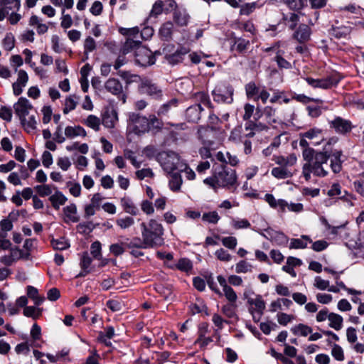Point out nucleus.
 <instances>
[{
    "mask_svg": "<svg viewBox=\"0 0 364 364\" xmlns=\"http://www.w3.org/2000/svg\"><path fill=\"white\" fill-rule=\"evenodd\" d=\"M337 139L330 138L323 151H315L311 148L304 149L302 151V157L305 163L302 166V176L306 181L311 179V174L317 177H325L328 175V171L324 168L323 165L327 164L331 154L327 146L335 144Z\"/></svg>",
    "mask_w": 364,
    "mask_h": 364,
    "instance_id": "obj_1",
    "label": "nucleus"
},
{
    "mask_svg": "<svg viewBox=\"0 0 364 364\" xmlns=\"http://www.w3.org/2000/svg\"><path fill=\"white\" fill-rule=\"evenodd\" d=\"M141 236L145 247H159L164 244V229L156 219H150L147 223H141Z\"/></svg>",
    "mask_w": 364,
    "mask_h": 364,
    "instance_id": "obj_2",
    "label": "nucleus"
},
{
    "mask_svg": "<svg viewBox=\"0 0 364 364\" xmlns=\"http://www.w3.org/2000/svg\"><path fill=\"white\" fill-rule=\"evenodd\" d=\"M217 281L223 289L222 291L218 288L212 285H210V287L219 296H224L230 302L229 304L222 306V313L228 318H234L236 316L237 306L235 305V302L237 299V294L230 285L227 284L226 279L223 276L218 275L217 277Z\"/></svg>",
    "mask_w": 364,
    "mask_h": 364,
    "instance_id": "obj_3",
    "label": "nucleus"
},
{
    "mask_svg": "<svg viewBox=\"0 0 364 364\" xmlns=\"http://www.w3.org/2000/svg\"><path fill=\"white\" fill-rule=\"evenodd\" d=\"M204 183L216 190L218 188H230L235 187L237 183L235 171L222 165L215 171L213 176L206 178Z\"/></svg>",
    "mask_w": 364,
    "mask_h": 364,
    "instance_id": "obj_4",
    "label": "nucleus"
},
{
    "mask_svg": "<svg viewBox=\"0 0 364 364\" xmlns=\"http://www.w3.org/2000/svg\"><path fill=\"white\" fill-rule=\"evenodd\" d=\"M53 140L58 144L64 143L66 139H73L77 136L85 137L87 136L86 130L80 125L67 126L63 130L62 125H58L54 132Z\"/></svg>",
    "mask_w": 364,
    "mask_h": 364,
    "instance_id": "obj_5",
    "label": "nucleus"
},
{
    "mask_svg": "<svg viewBox=\"0 0 364 364\" xmlns=\"http://www.w3.org/2000/svg\"><path fill=\"white\" fill-rule=\"evenodd\" d=\"M160 160L163 168L170 173L175 170L179 171L181 164L184 163L181 159L179 155L174 151L161 154Z\"/></svg>",
    "mask_w": 364,
    "mask_h": 364,
    "instance_id": "obj_6",
    "label": "nucleus"
},
{
    "mask_svg": "<svg viewBox=\"0 0 364 364\" xmlns=\"http://www.w3.org/2000/svg\"><path fill=\"white\" fill-rule=\"evenodd\" d=\"M129 129L137 135H141L149 132L148 118L136 113L129 114Z\"/></svg>",
    "mask_w": 364,
    "mask_h": 364,
    "instance_id": "obj_7",
    "label": "nucleus"
},
{
    "mask_svg": "<svg viewBox=\"0 0 364 364\" xmlns=\"http://www.w3.org/2000/svg\"><path fill=\"white\" fill-rule=\"evenodd\" d=\"M168 6L171 9H173V21L175 24L180 27L186 26L190 20V15L186 9L179 8L175 0H166Z\"/></svg>",
    "mask_w": 364,
    "mask_h": 364,
    "instance_id": "obj_8",
    "label": "nucleus"
},
{
    "mask_svg": "<svg viewBox=\"0 0 364 364\" xmlns=\"http://www.w3.org/2000/svg\"><path fill=\"white\" fill-rule=\"evenodd\" d=\"M105 90L117 96L123 104L127 102V95L124 92L123 86L121 82L114 77H109L104 84Z\"/></svg>",
    "mask_w": 364,
    "mask_h": 364,
    "instance_id": "obj_9",
    "label": "nucleus"
},
{
    "mask_svg": "<svg viewBox=\"0 0 364 364\" xmlns=\"http://www.w3.org/2000/svg\"><path fill=\"white\" fill-rule=\"evenodd\" d=\"M307 83L314 88L329 89L338 85L340 78L337 75H331L326 78L314 79L308 77L305 78Z\"/></svg>",
    "mask_w": 364,
    "mask_h": 364,
    "instance_id": "obj_10",
    "label": "nucleus"
},
{
    "mask_svg": "<svg viewBox=\"0 0 364 364\" xmlns=\"http://www.w3.org/2000/svg\"><path fill=\"white\" fill-rule=\"evenodd\" d=\"M247 303L250 308V311L255 321H258L265 309L266 304L261 295H256L255 297L247 298Z\"/></svg>",
    "mask_w": 364,
    "mask_h": 364,
    "instance_id": "obj_11",
    "label": "nucleus"
},
{
    "mask_svg": "<svg viewBox=\"0 0 364 364\" xmlns=\"http://www.w3.org/2000/svg\"><path fill=\"white\" fill-rule=\"evenodd\" d=\"M134 55L136 63L141 66L151 65L155 63V58L152 52L149 48L141 45L137 48Z\"/></svg>",
    "mask_w": 364,
    "mask_h": 364,
    "instance_id": "obj_12",
    "label": "nucleus"
},
{
    "mask_svg": "<svg viewBox=\"0 0 364 364\" xmlns=\"http://www.w3.org/2000/svg\"><path fill=\"white\" fill-rule=\"evenodd\" d=\"M232 95L233 89L228 86L218 85L213 91V99L218 102L230 103Z\"/></svg>",
    "mask_w": 364,
    "mask_h": 364,
    "instance_id": "obj_13",
    "label": "nucleus"
},
{
    "mask_svg": "<svg viewBox=\"0 0 364 364\" xmlns=\"http://www.w3.org/2000/svg\"><path fill=\"white\" fill-rule=\"evenodd\" d=\"M311 29L306 24H301L292 35V38L300 44H306L311 39Z\"/></svg>",
    "mask_w": 364,
    "mask_h": 364,
    "instance_id": "obj_14",
    "label": "nucleus"
},
{
    "mask_svg": "<svg viewBox=\"0 0 364 364\" xmlns=\"http://www.w3.org/2000/svg\"><path fill=\"white\" fill-rule=\"evenodd\" d=\"M16 114L19 119L25 118L28 116L30 111L33 109L32 105L25 97H20L14 105Z\"/></svg>",
    "mask_w": 364,
    "mask_h": 364,
    "instance_id": "obj_15",
    "label": "nucleus"
},
{
    "mask_svg": "<svg viewBox=\"0 0 364 364\" xmlns=\"http://www.w3.org/2000/svg\"><path fill=\"white\" fill-rule=\"evenodd\" d=\"M330 127L335 129L338 134H346L350 132L353 128L350 121L343 119L341 117H336L330 122Z\"/></svg>",
    "mask_w": 364,
    "mask_h": 364,
    "instance_id": "obj_16",
    "label": "nucleus"
},
{
    "mask_svg": "<svg viewBox=\"0 0 364 364\" xmlns=\"http://www.w3.org/2000/svg\"><path fill=\"white\" fill-rule=\"evenodd\" d=\"M170 47H172V46H168L164 49V52L165 53L166 60L169 63L172 65L181 63L183 60V57L188 53V49L181 47L176 50L174 53L168 54L167 50L169 51Z\"/></svg>",
    "mask_w": 364,
    "mask_h": 364,
    "instance_id": "obj_17",
    "label": "nucleus"
},
{
    "mask_svg": "<svg viewBox=\"0 0 364 364\" xmlns=\"http://www.w3.org/2000/svg\"><path fill=\"white\" fill-rule=\"evenodd\" d=\"M17 73V80L12 85L13 92L16 96H18L22 93L23 88L26 87L28 81V76L25 70H19Z\"/></svg>",
    "mask_w": 364,
    "mask_h": 364,
    "instance_id": "obj_18",
    "label": "nucleus"
},
{
    "mask_svg": "<svg viewBox=\"0 0 364 364\" xmlns=\"http://www.w3.org/2000/svg\"><path fill=\"white\" fill-rule=\"evenodd\" d=\"M304 138L312 141V144L317 146L324 141V134L322 129L318 128H313L302 134Z\"/></svg>",
    "mask_w": 364,
    "mask_h": 364,
    "instance_id": "obj_19",
    "label": "nucleus"
},
{
    "mask_svg": "<svg viewBox=\"0 0 364 364\" xmlns=\"http://www.w3.org/2000/svg\"><path fill=\"white\" fill-rule=\"evenodd\" d=\"M345 195L342 196V188L341 186L338 183H333L327 192V195L330 197L340 196L341 198L344 199L346 201L350 203V206L353 205L351 200L353 198L351 195L347 194L346 191H344Z\"/></svg>",
    "mask_w": 364,
    "mask_h": 364,
    "instance_id": "obj_20",
    "label": "nucleus"
},
{
    "mask_svg": "<svg viewBox=\"0 0 364 364\" xmlns=\"http://www.w3.org/2000/svg\"><path fill=\"white\" fill-rule=\"evenodd\" d=\"M202 111L203 108L200 104H195L190 106L186 112V117L188 121L194 123L198 122L200 119Z\"/></svg>",
    "mask_w": 364,
    "mask_h": 364,
    "instance_id": "obj_21",
    "label": "nucleus"
},
{
    "mask_svg": "<svg viewBox=\"0 0 364 364\" xmlns=\"http://www.w3.org/2000/svg\"><path fill=\"white\" fill-rule=\"evenodd\" d=\"M140 92L154 98H159L161 96V90L150 82H143L140 86Z\"/></svg>",
    "mask_w": 364,
    "mask_h": 364,
    "instance_id": "obj_22",
    "label": "nucleus"
},
{
    "mask_svg": "<svg viewBox=\"0 0 364 364\" xmlns=\"http://www.w3.org/2000/svg\"><path fill=\"white\" fill-rule=\"evenodd\" d=\"M274 160L277 165L284 167L286 168H290L291 166H294L296 164L297 157L295 154H291L287 156H274Z\"/></svg>",
    "mask_w": 364,
    "mask_h": 364,
    "instance_id": "obj_23",
    "label": "nucleus"
},
{
    "mask_svg": "<svg viewBox=\"0 0 364 364\" xmlns=\"http://www.w3.org/2000/svg\"><path fill=\"white\" fill-rule=\"evenodd\" d=\"M64 220L66 223H77L79 217L77 213V207L74 203L70 204L63 208Z\"/></svg>",
    "mask_w": 364,
    "mask_h": 364,
    "instance_id": "obj_24",
    "label": "nucleus"
},
{
    "mask_svg": "<svg viewBox=\"0 0 364 364\" xmlns=\"http://www.w3.org/2000/svg\"><path fill=\"white\" fill-rule=\"evenodd\" d=\"M331 158V168L333 173H339L342 169V160L341 156L342 155L341 151L336 150L333 152L330 151Z\"/></svg>",
    "mask_w": 364,
    "mask_h": 364,
    "instance_id": "obj_25",
    "label": "nucleus"
},
{
    "mask_svg": "<svg viewBox=\"0 0 364 364\" xmlns=\"http://www.w3.org/2000/svg\"><path fill=\"white\" fill-rule=\"evenodd\" d=\"M140 45L141 42L139 40H135L132 38H127L125 42L122 44L120 48V53L123 55H126L132 50L136 51Z\"/></svg>",
    "mask_w": 364,
    "mask_h": 364,
    "instance_id": "obj_26",
    "label": "nucleus"
},
{
    "mask_svg": "<svg viewBox=\"0 0 364 364\" xmlns=\"http://www.w3.org/2000/svg\"><path fill=\"white\" fill-rule=\"evenodd\" d=\"M118 121V115L116 110L106 112L101 119L102 124L107 128H114Z\"/></svg>",
    "mask_w": 364,
    "mask_h": 364,
    "instance_id": "obj_27",
    "label": "nucleus"
},
{
    "mask_svg": "<svg viewBox=\"0 0 364 364\" xmlns=\"http://www.w3.org/2000/svg\"><path fill=\"white\" fill-rule=\"evenodd\" d=\"M264 199L272 208L277 209L282 213H284V205H285V200L276 199L275 197L270 193L265 194Z\"/></svg>",
    "mask_w": 364,
    "mask_h": 364,
    "instance_id": "obj_28",
    "label": "nucleus"
},
{
    "mask_svg": "<svg viewBox=\"0 0 364 364\" xmlns=\"http://www.w3.org/2000/svg\"><path fill=\"white\" fill-rule=\"evenodd\" d=\"M82 123L85 126L93 129L95 132H98L100 129L102 122L100 117L94 114H90L82 119Z\"/></svg>",
    "mask_w": 364,
    "mask_h": 364,
    "instance_id": "obj_29",
    "label": "nucleus"
},
{
    "mask_svg": "<svg viewBox=\"0 0 364 364\" xmlns=\"http://www.w3.org/2000/svg\"><path fill=\"white\" fill-rule=\"evenodd\" d=\"M271 173L277 179H286L292 177L294 175V172L291 168H286L280 166L273 168Z\"/></svg>",
    "mask_w": 364,
    "mask_h": 364,
    "instance_id": "obj_30",
    "label": "nucleus"
},
{
    "mask_svg": "<svg viewBox=\"0 0 364 364\" xmlns=\"http://www.w3.org/2000/svg\"><path fill=\"white\" fill-rule=\"evenodd\" d=\"M49 200L50 201L53 207L55 209L58 210L61 205H63L66 203L67 198L62 192L56 191L50 196Z\"/></svg>",
    "mask_w": 364,
    "mask_h": 364,
    "instance_id": "obj_31",
    "label": "nucleus"
},
{
    "mask_svg": "<svg viewBox=\"0 0 364 364\" xmlns=\"http://www.w3.org/2000/svg\"><path fill=\"white\" fill-rule=\"evenodd\" d=\"M120 203L124 210L132 215H136L139 213L137 207L129 198L124 197L121 199Z\"/></svg>",
    "mask_w": 364,
    "mask_h": 364,
    "instance_id": "obj_32",
    "label": "nucleus"
},
{
    "mask_svg": "<svg viewBox=\"0 0 364 364\" xmlns=\"http://www.w3.org/2000/svg\"><path fill=\"white\" fill-rule=\"evenodd\" d=\"M173 31V23L171 21H166L164 23L160 29L159 35L164 41H169L171 38Z\"/></svg>",
    "mask_w": 364,
    "mask_h": 364,
    "instance_id": "obj_33",
    "label": "nucleus"
},
{
    "mask_svg": "<svg viewBox=\"0 0 364 364\" xmlns=\"http://www.w3.org/2000/svg\"><path fill=\"white\" fill-rule=\"evenodd\" d=\"M79 97L75 95H71L67 97L65 100L64 107L63 112L65 114H68L70 112L74 110L78 104Z\"/></svg>",
    "mask_w": 364,
    "mask_h": 364,
    "instance_id": "obj_34",
    "label": "nucleus"
},
{
    "mask_svg": "<svg viewBox=\"0 0 364 364\" xmlns=\"http://www.w3.org/2000/svg\"><path fill=\"white\" fill-rule=\"evenodd\" d=\"M312 240L307 235H302L300 238L292 239L290 242L289 247L291 249H304L306 248L309 243H311Z\"/></svg>",
    "mask_w": 364,
    "mask_h": 364,
    "instance_id": "obj_35",
    "label": "nucleus"
},
{
    "mask_svg": "<svg viewBox=\"0 0 364 364\" xmlns=\"http://www.w3.org/2000/svg\"><path fill=\"white\" fill-rule=\"evenodd\" d=\"M329 326L336 331H339L343 328V317L336 313H330V316L328 317Z\"/></svg>",
    "mask_w": 364,
    "mask_h": 364,
    "instance_id": "obj_36",
    "label": "nucleus"
},
{
    "mask_svg": "<svg viewBox=\"0 0 364 364\" xmlns=\"http://www.w3.org/2000/svg\"><path fill=\"white\" fill-rule=\"evenodd\" d=\"M25 130L30 133L36 129L37 121L34 115H28L20 119Z\"/></svg>",
    "mask_w": 364,
    "mask_h": 364,
    "instance_id": "obj_37",
    "label": "nucleus"
},
{
    "mask_svg": "<svg viewBox=\"0 0 364 364\" xmlns=\"http://www.w3.org/2000/svg\"><path fill=\"white\" fill-rule=\"evenodd\" d=\"M181 176L178 173H173L170 176L169 188L173 191H178L182 185Z\"/></svg>",
    "mask_w": 364,
    "mask_h": 364,
    "instance_id": "obj_38",
    "label": "nucleus"
},
{
    "mask_svg": "<svg viewBox=\"0 0 364 364\" xmlns=\"http://www.w3.org/2000/svg\"><path fill=\"white\" fill-rule=\"evenodd\" d=\"M170 8H164V2L161 0H157L153 5L150 15L156 17L163 12L168 13Z\"/></svg>",
    "mask_w": 364,
    "mask_h": 364,
    "instance_id": "obj_39",
    "label": "nucleus"
},
{
    "mask_svg": "<svg viewBox=\"0 0 364 364\" xmlns=\"http://www.w3.org/2000/svg\"><path fill=\"white\" fill-rule=\"evenodd\" d=\"M171 268H176L180 271L188 272L192 269L193 265L190 259L187 258L180 259L174 265H171Z\"/></svg>",
    "mask_w": 364,
    "mask_h": 364,
    "instance_id": "obj_40",
    "label": "nucleus"
},
{
    "mask_svg": "<svg viewBox=\"0 0 364 364\" xmlns=\"http://www.w3.org/2000/svg\"><path fill=\"white\" fill-rule=\"evenodd\" d=\"M27 294L28 296L34 301L36 306L41 305L45 299L43 296H41L38 294V289L31 286L27 287Z\"/></svg>",
    "mask_w": 364,
    "mask_h": 364,
    "instance_id": "obj_41",
    "label": "nucleus"
},
{
    "mask_svg": "<svg viewBox=\"0 0 364 364\" xmlns=\"http://www.w3.org/2000/svg\"><path fill=\"white\" fill-rule=\"evenodd\" d=\"M291 331L294 335L300 336H306L312 333V328L305 324L299 323L291 328Z\"/></svg>",
    "mask_w": 364,
    "mask_h": 364,
    "instance_id": "obj_42",
    "label": "nucleus"
},
{
    "mask_svg": "<svg viewBox=\"0 0 364 364\" xmlns=\"http://www.w3.org/2000/svg\"><path fill=\"white\" fill-rule=\"evenodd\" d=\"M9 255L14 262L19 259L29 260L28 252H24L23 250L18 247L11 249Z\"/></svg>",
    "mask_w": 364,
    "mask_h": 364,
    "instance_id": "obj_43",
    "label": "nucleus"
},
{
    "mask_svg": "<svg viewBox=\"0 0 364 364\" xmlns=\"http://www.w3.org/2000/svg\"><path fill=\"white\" fill-rule=\"evenodd\" d=\"M31 336L33 339V341L31 343V346L40 347V345L37 343V341H39L41 338V328L37 323H34L33 325L31 330Z\"/></svg>",
    "mask_w": 364,
    "mask_h": 364,
    "instance_id": "obj_44",
    "label": "nucleus"
},
{
    "mask_svg": "<svg viewBox=\"0 0 364 364\" xmlns=\"http://www.w3.org/2000/svg\"><path fill=\"white\" fill-rule=\"evenodd\" d=\"M193 97L194 101L196 102V104H200L201 106L203 105L207 107H210L211 105L208 94L204 92H196L193 95Z\"/></svg>",
    "mask_w": 364,
    "mask_h": 364,
    "instance_id": "obj_45",
    "label": "nucleus"
},
{
    "mask_svg": "<svg viewBox=\"0 0 364 364\" xmlns=\"http://www.w3.org/2000/svg\"><path fill=\"white\" fill-rule=\"evenodd\" d=\"M351 31L350 26H334L333 28V35L337 38L347 37Z\"/></svg>",
    "mask_w": 364,
    "mask_h": 364,
    "instance_id": "obj_46",
    "label": "nucleus"
},
{
    "mask_svg": "<svg viewBox=\"0 0 364 364\" xmlns=\"http://www.w3.org/2000/svg\"><path fill=\"white\" fill-rule=\"evenodd\" d=\"M149 131L158 132L163 127V122L155 115H150L148 118Z\"/></svg>",
    "mask_w": 364,
    "mask_h": 364,
    "instance_id": "obj_47",
    "label": "nucleus"
},
{
    "mask_svg": "<svg viewBox=\"0 0 364 364\" xmlns=\"http://www.w3.org/2000/svg\"><path fill=\"white\" fill-rule=\"evenodd\" d=\"M118 31L120 34L127 36V38H132L136 40V38L139 33V29L138 27H132L129 28L119 27Z\"/></svg>",
    "mask_w": 364,
    "mask_h": 364,
    "instance_id": "obj_48",
    "label": "nucleus"
},
{
    "mask_svg": "<svg viewBox=\"0 0 364 364\" xmlns=\"http://www.w3.org/2000/svg\"><path fill=\"white\" fill-rule=\"evenodd\" d=\"M263 114L265 117L267 122L269 124L276 123L277 122L276 117V109L272 106H266L264 108Z\"/></svg>",
    "mask_w": 364,
    "mask_h": 364,
    "instance_id": "obj_49",
    "label": "nucleus"
},
{
    "mask_svg": "<svg viewBox=\"0 0 364 364\" xmlns=\"http://www.w3.org/2000/svg\"><path fill=\"white\" fill-rule=\"evenodd\" d=\"M260 89L256 85L254 82H250L245 85V92L248 99H253L256 97Z\"/></svg>",
    "mask_w": 364,
    "mask_h": 364,
    "instance_id": "obj_50",
    "label": "nucleus"
},
{
    "mask_svg": "<svg viewBox=\"0 0 364 364\" xmlns=\"http://www.w3.org/2000/svg\"><path fill=\"white\" fill-rule=\"evenodd\" d=\"M141 211L147 215H153L155 212L154 205L151 200L144 199L140 203Z\"/></svg>",
    "mask_w": 364,
    "mask_h": 364,
    "instance_id": "obj_51",
    "label": "nucleus"
},
{
    "mask_svg": "<svg viewBox=\"0 0 364 364\" xmlns=\"http://www.w3.org/2000/svg\"><path fill=\"white\" fill-rule=\"evenodd\" d=\"M230 224L235 230L247 229L251 226L250 223L247 219L232 218Z\"/></svg>",
    "mask_w": 364,
    "mask_h": 364,
    "instance_id": "obj_52",
    "label": "nucleus"
},
{
    "mask_svg": "<svg viewBox=\"0 0 364 364\" xmlns=\"http://www.w3.org/2000/svg\"><path fill=\"white\" fill-rule=\"evenodd\" d=\"M114 335V329L112 326H109L105 328V333L100 332L99 334V339L105 343L106 346H109L111 344L110 341H107V340L111 339Z\"/></svg>",
    "mask_w": 364,
    "mask_h": 364,
    "instance_id": "obj_53",
    "label": "nucleus"
},
{
    "mask_svg": "<svg viewBox=\"0 0 364 364\" xmlns=\"http://www.w3.org/2000/svg\"><path fill=\"white\" fill-rule=\"evenodd\" d=\"M116 224L121 229L125 230L134 224V219L130 216H126L124 218H118L116 220Z\"/></svg>",
    "mask_w": 364,
    "mask_h": 364,
    "instance_id": "obj_54",
    "label": "nucleus"
},
{
    "mask_svg": "<svg viewBox=\"0 0 364 364\" xmlns=\"http://www.w3.org/2000/svg\"><path fill=\"white\" fill-rule=\"evenodd\" d=\"M252 266L245 260H241L235 264V272L245 274L252 272Z\"/></svg>",
    "mask_w": 364,
    "mask_h": 364,
    "instance_id": "obj_55",
    "label": "nucleus"
},
{
    "mask_svg": "<svg viewBox=\"0 0 364 364\" xmlns=\"http://www.w3.org/2000/svg\"><path fill=\"white\" fill-rule=\"evenodd\" d=\"M220 217L216 211L204 213L202 215V220L205 222L216 224L220 220Z\"/></svg>",
    "mask_w": 364,
    "mask_h": 364,
    "instance_id": "obj_56",
    "label": "nucleus"
},
{
    "mask_svg": "<svg viewBox=\"0 0 364 364\" xmlns=\"http://www.w3.org/2000/svg\"><path fill=\"white\" fill-rule=\"evenodd\" d=\"M250 41L241 38L235 40L234 49L239 53H243L248 48Z\"/></svg>",
    "mask_w": 364,
    "mask_h": 364,
    "instance_id": "obj_57",
    "label": "nucleus"
},
{
    "mask_svg": "<svg viewBox=\"0 0 364 364\" xmlns=\"http://www.w3.org/2000/svg\"><path fill=\"white\" fill-rule=\"evenodd\" d=\"M90 253L96 259L102 258V245L99 241H95L91 244Z\"/></svg>",
    "mask_w": 364,
    "mask_h": 364,
    "instance_id": "obj_58",
    "label": "nucleus"
},
{
    "mask_svg": "<svg viewBox=\"0 0 364 364\" xmlns=\"http://www.w3.org/2000/svg\"><path fill=\"white\" fill-rule=\"evenodd\" d=\"M23 313L25 316L31 317L33 319L38 318L41 314L40 309H36L34 306H26Z\"/></svg>",
    "mask_w": 364,
    "mask_h": 364,
    "instance_id": "obj_59",
    "label": "nucleus"
},
{
    "mask_svg": "<svg viewBox=\"0 0 364 364\" xmlns=\"http://www.w3.org/2000/svg\"><path fill=\"white\" fill-rule=\"evenodd\" d=\"M290 9L294 10L301 9L306 4V0H282Z\"/></svg>",
    "mask_w": 364,
    "mask_h": 364,
    "instance_id": "obj_60",
    "label": "nucleus"
},
{
    "mask_svg": "<svg viewBox=\"0 0 364 364\" xmlns=\"http://www.w3.org/2000/svg\"><path fill=\"white\" fill-rule=\"evenodd\" d=\"M15 46V38L11 33H6L3 40V47L6 50H11Z\"/></svg>",
    "mask_w": 364,
    "mask_h": 364,
    "instance_id": "obj_61",
    "label": "nucleus"
},
{
    "mask_svg": "<svg viewBox=\"0 0 364 364\" xmlns=\"http://www.w3.org/2000/svg\"><path fill=\"white\" fill-rule=\"evenodd\" d=\"M51 244L54 249L60 250H65L70 246L68 242L64 237L53 240Z\"/></svg>",
    "mask_w": 364,
    "mask_h": 364,
    "instance_id": "obj_62",
    "label": "nucleus"
},
{
    "mask_svg": "<svg viewBox=\"0 0 364 364\" xmlns=\"http://www.w3.org/2000/svg\"><path fill=\"white\" fill-rule=\"evenodd\" d=\"M215 255L218 259L222 262H228L232 259V255L223 248L216 250Z\"/></svg>",
    "mask_w": 364,
    "mask_h": 364,
    "instance_id": "obj_63",
    "label": "nucleus"
},
{
    "mask_svg": "<svg viewBox=\"0 0 364 364\" xmlns=\"http://www.w3.org/2000/svg\"><path fill=\"white\" fill-rule=\"evenodd\" d=\"M96 48V42L93 38L88 36L85 38L84 42V53L87 55L89 53L92 52Z\"/></svg>",
    "mask_w": 364,
    "mask_h": 364,
    "instance_id": "obj_64",
    "label": "nucleus"
}]
</instances>
